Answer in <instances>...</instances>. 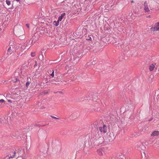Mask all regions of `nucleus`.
<instances>
[{
  "instance_id": "f257e3e1",
  "label": "nucleus",
  "mask_w": 159,
  "mask_h": 159,
  "mask_svg": "<svg viewBox=\"0 0 159 159\" xmlns=\"http://www.w3.org/2000/svg\"><path fill=\"white\" fill-rule=\"evenodd\" d=\"M136 148L138 150L140 151H143V152L144 153V151L146 149L145 143L144 142L139 143L136 145Z\"/></svg>"
},
{
  "instance_id": "6e6552de",
  "label": "nucleus",
  "mask_w": 159,
  "mask_h": 159,
  "mask_svg": "<svg viewBox=\"0 0 159 159\" xmlns=\"http://www.w3.org/2000/svg\"><path fill=\"white\" fill-rule=\"evenodd\" d=\"M17 152L20 156H21V155H23L25 153L24 149L22 148H18L17 150Z\"/></svg>"
},
{
  "instance_id": "dca6fc26",
  "label": "nucleus",
  "mask_w": 159,
  "mask_h": 159,
  "mask_svg": "<svg viewBox=\"0 0 159 159\" xmlns=\"http://www.w3.org/2000/svg\"><path fill=\"white\" fill-rule=\"evenodd\" d=\"M59 20H58L57 21H54V24L56 26H57L59 25Z\"/></svg>"
},
{
  "instance_id": "b1692460",
  "label": "nucleus",
  "mask_w": 159,
  "mask_h": 159,
  "mask_svg": "<svg viewBox=\"0 0 159 159\" xmlns=\"http://www.w3.org/2000/svg\"><path fill=\"white\" fill-rule=\"evenodd\" d=\"M152 120V118L150 119V120H148V121L150 122V121H151V120Z\"/></svg>"
},
{
  "instance_id": "c756f323",
  "label": "nucleus",
  "mask_w": 159,
  "mask_h": 159,
  "mask_svg": "<svg viewBox=\"0 0 159 159\" xmlns=\"http://www.w3.org/2000/svg\"><path fill=\"white\" fill-rule=\"evenodd\" d=\"M98 152V150H97V152Z\"/></svg>"
},
{
  "instance_id": "2eb2a0df",
  "label": "nucleus",
  "mask_w": 159,
  "mask_h": 159,
  "mask_svg": "<svg viewBox=\"0 0 159 159\" xmlns=\"http://www.w3.org/2000/svg\"><path fill=\"white\" fill-rule=\"evenodd\" d=\"M11 0H6V4L8 6H10L11 4Z\"/></svg>"
},
{
  "instance_id": "7c9ffc66",
  "label": "nucleus",
  "mask_w": 159,
  "mask_h": 159,
  "mask_svg": "<svg viewBox=\"0 0 159 159\" xmlns=\"http://www.w3.org/2000/svg\"><path fill=\"white\" fill-rule=\"evenodd\" d=\"M148 17H150V16H148Z\"/></svg>"
},
{
  "instance_id": "1a4fd4ad",
  "label": "nucleus",
  "mask_w": 159,
  "mask_h": 159,
  "mask_svg": "<svg viewBox=\"0 0 159 159\" xmlns=\"http://www.w3.org/2000/svg\"><path fill=\"white\" fill-rule=\"evenodd\" d=\"M144 9L146 12L149 13L150 12L148 7V3L147 2L145 1L144 2Z\"/></svg>"
},
{
  "instance_id": "f03ea898",
  "label": "nucleus",
  "mask_w": 159,
  "mask_h": 159,
  "mask_svg": "<svg viewBox=\"0 0 159 159\" xmlns=\"http://www.w3.org/2000/svg\"><path fill=\"white\" fill-rule=\"evenodd\" d=\"M15 33L16 35L19 37L23 35L25 33L24 30L22 26H20L19 29L16 28Z\"/></svg>"
},
{
  "instance_id": "f8f14e48",
  "label": "nucleus",
  "mask_w": 159,
  "mask_h": 159,
  "mask_svg": "<svg viewBox=\"0 0 159 159\" xmlns=\"http://www.w3.org/2000/svg\"><path fill=\"white\" fill-rule=\"evenodd\" d=\"M155 68V66L153 64H152L149 66V70L150 71H152L154 70Z\"/></svg>"
},
{
  "instance_id": "39448f33",
  "label": "nucleus",
  "mask_w": 159,
  "mask_h": 159,
  "mask_svg": "<svg viewBox=\"0 0 159 159\" xmlns=\"http://www.w3.org/2000/svg\"><path fill=\"white\" fill-rule=\"evenodd\" d=\"M16 47V45L14 44H13V45H10L9 48L8 49V51L10 52L15 51H16V48H15Z\"/></svg>"
},
{
  "instance_id": "a878e982",
  "label": "nucleus",
  "mask_w": 159,
  "mask_h": 159,
  "mask_svg": "<svg viewBox=\"0 0 159 159\" xmlns=\"http://www.w3.org/2000/svg\"><path fill=\"white\" fill-rule=\"evenodd\" d=\"M35 64L34 65V66H36L37 65V62L36 61L35 62Z\"/></svg>"
},
{
  "instance_id": "4be33fe9",
  "label": "nucleus",
  "mask_w": 159,
  "mask_h": 159,
  "mask_svg": "<svg viewBox=\"0 0 159 159\" xmlns=\"http://www.w3.org/2000/svg\"><path fill=\"white\" fill-rule=\"evenodd\" d=\"M50 75L52 76V77H53L54 76V71H53L52 73Z\"/></svg>"
},
{
  "instance_id": "c85d7f7f",
  "label": "nucleus",
  "mask_w": 159,
  "mask_h": 159,
  "mask_svg": "<svg viewBox=\"0 0 159 159\" xmlns=\"http://www.w3.org/2000/svg\"><path fill=\"white\" fill-rule=\"evenodd\" d=\"M131 2H132V3H133V2L134 1H131Z\"/></svg>"
},
{
  "instance_id": "7ed1b4c3",
  "label": "nucleus",
  "mask_w": 159,
  "mask_h": 159,
  "mask_svg": "<svg viewBox=\"0 0 159 159\" xmlns=\"http://www.w3.org/2000/svg\"><path fill=\"white\" fill-rule=\"evenodd\" d=\"M107 37H104L100 39V46L102 47L101 49L103 48L106 45V42H107ZM100 49H101V48H100Z\"/></svg>"
},
{
  "instance_id": "20e7f679",
  "label": "nucleus",
  "mask_w": 159,
  "mask_h": 159,
  "mask_svg": "<svg viewBox=\"0 0 159 159\" xmlns=\"http://www.w3.org/2000/svg\"><path fill=\"white\" fill-rule=\"evenodd\" d=\"M100 156L103 155V154L102 152L103 153H105V152L107 150V147L105 146H100Z\"/></svg>"
},
{
  "instance_id": "412c9836",
  "label": "nucleus",
  "mask_w": 159,
  "mask_h": 159,
  "mask_svg": "<svg viewBox=\"0 0 159 159\" xmlns=\"http://www.w3.org/2000/svg\"><path fill=\"white\" fill-rule=\"evenodd\" d=\"M51 117L52 118H53L54 119H59V118L56 117L55 116H51Z\"/></svg>"
},
{
  "instance_id": "393cba45",
  "label": "nucleus",
  "mask_w": 159,
  "mask_h": 159,
  "mask_svg": "<svg viewBox=\"0 0 159 159\" xmlns=\"http://www.w3.org/2000/svg\"><path fill=\"white\" fill-rule=\"evenodd\" d=\"M98 127H97V131H98V135H99V134H98Z\"/></svg>"
},
{
  "instance_id": "aec40b11",
  "label": "nucleus",
  "mask_w": 159,
  "mask_h": 159,
  "mask_svg": "<svg viewBox=\"0 0 159 159\" xmlns=\"http://www.w3.org/2000/svg\"><path fill=\"white\" fill-rule=\"evenodd\" d=\"M30 84V83L28 81L26 83V86L27 87Z\"/></svg>"
},
{
  "instance_id": "9b49d317",
  "label": "nucleus",
  "mask_w": 159,
  "mask_h": 159,
  "mask_svg": "<svg viewBox=\"0 0 159 159\" xmlns=\"http://www.w3.org/2000/svg\"><path fill=\"white\" fill-rule=\"evenodd\" d=\"M65 13H62L61 14V16L59 17L58 20H59V21H61L62 20L63 18L65 16Z\"/></svg>"
},
{
  "instance_id": "9d476101",
  "label": "nucleus",
  "mask_w": 159,
  "mask_h": 159,
  "mask_svg": "<svg viewBox=\"0 0 159 159\" xmlns=\"http://www.w3.org/2000/svg\"><path fill=\"white\" fill-rule=\"evenodd\" d=\"M158 135H159V131L157 130H155L153 131L151 134V137Z\"/></svg>"
},
{
  "instance_id": "f3484780",
  "label": "nucleus",
  "mask_w": 159,
  "mask_h": 159,
  "mask_svg": "<svg viewBox=\"0 0 159 159\" xmlns=\"http://www.w3.org/2000/svg\"><path fill=\"white\" fill-rule=\"evenodd\" d=\"M35 52H32L31 53L30 55L32 57H34L35 56Z\"/></svg>"
},
{
  "instance_id": "5701e85b",
  "label": "nucleus",
  "mask_w": 159,
  "mask_h": 159,
  "mask_svg": "<svg viewBox=\"0 0 159 159\" xmlns=\"http://www.w3.org/2000/svg\"><path fill=\"white\" fill-rule=\"evenodd\" d=\"M26 26H27V28H29V25L28 24H26Z\"/></svg>"
},
{
  "instance_id": "bb28decb",
  "label": "nucleus",
  "mask_w": 159,
  "mask_h": 159,
  "mask_svg": "<svg viewBox=\"0 0 159 159\" xmlns=\"http://www.w3.org/2000/svg\"><path fill=\"white\" fill-rule=\"evenodd\" d=\"M120 47L121 48H122V45L121 44H120Z\"/></svg>"
},
{
  "instance_id": "6ab92c4d",
  "label": "nucleus",
  "mask_w": 159,
  "mask_h": 159,
  "mask_svg": "<svg viewBox=\"0 0 159 159\" xmlns=\"http://www.w3.org/2000/svg\"><path fill=\"white\" fill-rule=\"evenodd\" d=\"M151 29L152 30H153V31H154L155 30H156V26H155V27H152L151 28Z\"/></svg>"
},
{
  "instance_id": "423d86ee",
  "label": "nucleus",
  "mask_w": 159,
  "mask_h": 159,
  "mask_svg": "<svg viewBox=\"0 0 159 159\" xmlns=\"http://www.w3.org/2000/svg\"><path fill=\"white\" fill-rule=\"evenodd\" d=\"M16 154V151L13 150L11 152L10 154L9 155V157L7 159H11V158H14Z\"/></svg>"
},
{
  "instance_id": "0eeeda50",
  "label": "nucleus",
  "mask_w": 159,
  "mask_h": 159,
  "mask_svg": "<svg viewBox=\"0 0 159 159\" xmlns=\"http://www.w3.org/2000/svg\"><path fill=\"white\" fill-rule=\"evenodd\" d=\"M103 127H100V131L101 132L105 133L107 132V127L106 125L104 124L103 123Z\"/></svg>"
},
{
  "instance_id": "cd10ccee",
  "label": "nucleus",
  "mask_w": 159,
  "mask_h": 159,
  "mask_svg": "<svg viewBox=\"0 0 159 159\" xmlns=\"http://www.w3.org/2000/svg\"><path fill=\"white\" fill-rule=\"evenodd\" d=\"M20 0H16V1H17V2H18Z\"/></svg>"
},
{
  "instance_id": "4468645a",
  "label": "nucleus",
  "mask_w": 159,
  "mask_h": 159,
  "mask_svg": "<svg viewBox=\"0 0 159 159\" xmlns=\"http://www.w3.org/2000/svg\"><path fill=\"white\" fill-rule=\"evenodd\" d=\"M26 158V157L23 155V156H20L18 157L16 159H25Z\"/></svg>"
},
{
  "instance_id": "ddd939ff",
  "label": "nucleus",
  "mask_w": 159,
  "mask_h": 159,
  "mask_svg": "<svg viewBox=\"0 0 159 159\" xmlns=\"http://www.w3.org/2000/svg\"><path fill=\"white\" fill-rule=\"evenodd\" d=\"M155 26L156 27V31L158 30H159V22L155 24Z\"/></svg>"
},
{
  "instance_id": "a211bd4d",
  "label": "nucleus",
  "mask_w": 159,
  "mask_h": 159,
  "mask_svg": "<svg viewBox=\"0 0 159 159\" xmlns=\"http://www.w3.org/2000/svg\"><path fill=\"white\" fill-rule=\"evenodd\" d=\"M5 102V101L3 99H1L0 100V103L1 104V105L4 102Z\"/></svg>"
}]
</instances>
